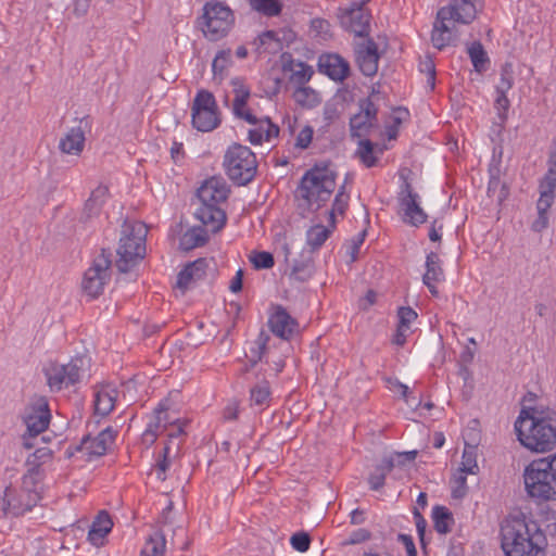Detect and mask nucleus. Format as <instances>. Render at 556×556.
Here are the masks:
<instances>
[{
	"instance_id": "16",
	"label": "nucleus",
	"mask_w": 556,
	"mask_h": 556,
	"mask_svg": "<svg viewBox=\"0 0 556 556\" xmlns=\"http://www.w3.org/2000/svg\"><path fill=\"white\" fill-rule=\"evenodd\" d=\"M419 195L416 193L408 181H404L400 195V206L404 213L403 220L412 226H419L426 223L428 215L418 203Z\"/></svg>"
},
{
	"instance_id": "3",
	"label": "nucleus",
	"mask_w": 556,
	"mask_h": 556,
	"mask_svg": "<svg viewBox=\"0 0 556 556\" xmlns=\"http://www.w3.org/2000/svg\"><path fill=\"white\" fill-rule=\"evenodd\" d=\"M327 161L318 162L301 177L294 191L298 207L304 212H317L330 199L336 189L337 173Z\"/></svg>"
},
{
	"instance_id": "63",
	"label": "nucleus",
	"mask_w": 556,
	"mask_h": 556,
	"mask_svg": "<svg viewBox=\"0 0 556 556\" xmlns=\"http://www.w3.org/2000/svg\"><path fill=\"white\" fill-rule=\"evenodd\" d=\"M540 198L536 202V210L548 213V210L553 205L556 194H552L545 191H539Z\"/></svg>"
},
{
	"instance_id": "50",
	"label": "nucleus",
	"mask_w": 556,
	"mask_h": 556,
	"mask_svg": "<svg viewBox=\"0 0 556 556\" xmlns=\"http://www.w3.org/2000/svg\"><path fill=\"white\" fill-rule=\"evenodd\" d=\"M296 66L299 70L293 71L291 79L299 86H304L312 78L314 72L312 66L304 62H299Z\"/></svg>"
},
{
	"instance_id": "54",
	"label": "nucleus",
	"mask_w": 556,
	"mask_h": 556,
	"mask_svg": "<svg viewBox=\"0 0 556 556\" xmlns=\"http://www.w3.org/2000/svg\"><path fill=\"white\" fill-rule=\"evenodd\" d=\"M314 129L312 126L306 125L301 129L295 139V148L305 150L309 147L313 140Z\"/></svg>"
},
{
	"instance_id": "44",
	"label": "nucleus",
	"mask_w": 556,
	"mask_h": 556,
	"mask_svg": "<svg viewBox=\"0 0 556 556\" xmlns=\"http://www.w3.org/2000/svg\"><path fill=\"white\" fill-rule=\"evenodd\" d=\"M514 86V66L506 62L501 67L500 83L495 87L496 93H507Z\"/></svg>"
},
{
	"instance_id": "43",
	"label": "nucleus",
	"mask_w": 556,
	"mask_h": 556,
	"mask_svg": "<svg viewBox=\"0 0 556 556\" xmlns=\"http://www.w3.org/2000/svg\"><path fill=\"white\" fill-rule=\"evenodd\" d=\"M374 143L369 139L361 140L358 143L357 155L362 163L370 168L377 165L378 159L374 155Z\"/></svg>"
},
{
	"instance_id": "58",
	"label": "nucleus",
	"mask_w": 556,
	"mask_h": 556,
	"mask_svg": "<svg viewBox=\"0 0 556 556\" xmlns=\"http://www.w3.org/2000/svg\"><path fill=\"white\" fill-rule=\"evenodd\" d=\"M478 468L476 456L472 451H468L465 448L463 453V462H462V472L465 473H475V469Z\"/></svg>"
},
{
	"instance_id": "49",
	"label": "nucleus",
	"mask_w": 556,
	"mask_h": 556,
	"mask_svg": "<svg viewBox=\"0 0 556 556\" xmlns=\"http://www.w3.org/2000/svg\"><path fill=\"white\" fill-rule=\"evenodd\" d=\"M510 108V101L507 98V93H496L494 100V109L497 113V118L500 119V124L503 126L508 118V110Z\"/></svg>"
},
{
	"instance_id": "41",
	"label": "nucleus",
	"mask_w": 556,
	"mask_h": 556,
	"mask_svg": "<svg viewBox=\"0 0 556 556\" xmlns=\"http://www.w3.org/2000/svg\"><path fill=\"white\" fill-rule=\"evenodd\" d=\"M374 127L371 122L364 118L363 112H358L350 118V131L352 137L368 135Z\"/></svg>"
},
{
	"instance_id": "60",
	"label": "nucleus",
	"mask_w": 556,
	"mask_h": 556,
	"mask_svg": "<svg viewBox=\"0 0 556 556\" xmlns=\"http://www.w3.org/2000/svg\"><path fill=\"white\" fill-rule=\"evenodd\" d=\"M193 281H198L189 269L188 264L178 273L177 275V282L176 286L181 289L186 290L189 288L190 283Z\"/></svg>"
},
{
	"instance_id": "25",
	"label": "nucleus",
	"mask_w": 556,
	"mask_h": 556,
	"mask_svg": "<svg viewBox=\"0 0 556 556\" xmlns=\"http://www.w3.org/2000/svg\"><path fill=\"white\" fill-rule=\"evenodd\" d=\"M113 522L106 511H100L88 531V540L94 546H102L111 532Z\"/></svg>"
},
{
	"instance_id": "28",
	"label": "nucleus",
	"mask_w": 556,
	"mask_h": 556,
	"mask_svg": "<svg viewBox=\"0 0 556 556\" xmlns=\"http://www.w3.org/2000/svg\"><path fill=\"white\" fill-rule=\"evenodd\" d=\"M210 239L207 230L203 226H193L187 229L179 239V248L182 251H191L203 247Z\"/></svg>"
},
{
	"instance_id": "53",
	"label": "nucleus",
	"mask_w": 556,
	"mask_h": 556,
	"mask_svg": "<svg viewBox=\"0 0 556 556\" xmlns=\"http://www.w3.org/2000/svg\"><path fill=\"white\" fill-rule=\"evenodd\" d=\"M40 471H37L33 468L28 467L27 472L23 476L22 479V489L23 492H38L36 490V485L38 483Z\"/></svg>"
},
{
	"instance_id": "12",
	"label": "nucleus",
	"mask_w": 556,
	"mask_h": 556,
	"mask_svg": "<svg viewBox=\"0 0 556 556\" xmlns=\"http://www.w3.org/2000/svg\"><path fill=\"white\" fill-rule=\"evenodd\" d=\"M192 126L202 132H208L220 124L219 111L212 92L199 90L193 99L191 108Z\"/></svg>"
},
{
	"instance_id": "11",
	"label": "nucleus",
	"mask_w": 556,
	"mask_h": 556,
	"mask_svg": "<svg viewBox=\"0 0 556 556\" xmlns=\"http://www.w3.org/2000/svg\"><path fill=\"white\" fill-rule=\"evenodd\" d=\"M50 418L48 400L45 396H35L30 402L29 410L24 417L27 431L22 440L26 450H31L38 444V435L49 427Z\"/></svg>"
},
{
	"instance_id": "61",
	"label": "nucleus",
	"mask_w": 556,
	"mask_h": 556,
	"mask_svg": "<svg viewBox=\"0 0 556 556\" xmlns=\"http://www.w3.org/2000/svg\"><path fill=\"white\" fill-rule=\"evenodd\" d=\"M257 124H262L264 127L265 141H269L270 139L278 137L280 129L269 117L266 116L264 118H258Z\"/></svg>"
},
{
	"instance_id": "15",
	"label": "nucleus",
	"mask_w": 556,
	"mask_h": 556,
	"mask_svg": "<svg viewBox=\"0 0 556 556\" xmlns=\"http://www.w3.org/2000/svg\"><path fill=\"white\" fill-rule=\"evenodd\" d=\"M483 0H451L448 5L438 11V16L443 20L468 25L477 17L478 11L482 9Z\"/></svg>"
},
{
	"instance_id": "2",
	"label": "nucleus",
	"mask_w": 556,
	"mask_h": 556,
	"mask_svg": "<svg viewBox=\"0 0 556 556\" xmlns=\"http://www.w3.org/2000/svg\"><path fill=\"white\" fill-rule=\"evenodd\" d=\"M501 545L506 556H545L547 540L538 522L521 514L502 522Z\"/></svg>"
},
{
	"instance_id": "24",
	"label": "nucleus",
	"mask_w": 556,
	"mask_h": 556,
	"mask_svg": "<svg viewBox=\"0 0 556 556\" xmlns=\"http://www.w3.org/2000/svg\"><path fill=\"white\" fill-rule=\"evenodd\" d=\"M41 500L39 492H23L14 498L7 500V507L4 509L14 517L23 516L30 511Z\"/></svg>"
},
{
	"instance_id": "19",
	"label": "nucleus",
	"mask_w": 556,
	"mask_h": 556,
	"mask_svg": "<svg viewBox=\"0 0 556 556\" xmlns=\"http://www.w3.org/2000/svg\"><path fill=\"white\" fill-rule=\"evenodd\" d=\"M268 326L275 336L289 340L298 332L299 323L282 305H274Z\"/></svg>"
},
{
	"instance_id": "46",
	"label": "nucleus",
	"mask_w": 556,
	"mask_h": 556,
	"mask_svg": "<svg viewBox=\"0 0 556 556\" xmlns=\"http://www.w3.org/2000/svg\"><path fill=\"white\" fill-rule=\"evenodd\" d=\"M231 63V50L230 49H223L219 50L212 63V71L214 73V76H222L224 71L230 65Z\"/></svg>"
},
{
	"instance_id": "55",
	"label": "nucleus",
	"mask_w": 556,
	"mask_h": 556,
	"mask_svg": "<svg viewBox=\"0 0 556 556\" xmlns=\"http://www.w3.org/2000/svg\"><path fill=\"white\" fill-rule=\"evenodd\" d=\"M397 325L409 329L410 324L418 317V315L412 307L402 306L397 311Z\"/></svg>"
},
{
	"instance_id": "14",
	"label": "nucleus",
	"mask_w": 556,
	"mask_h": 556,
	"mask_svg": "<svg viewBox=\"0 0 556 556\" xmlns=\"http://www.w3.org/2000/svg\"><path fill=\"white\" fill-rule=\"evenodd\" d=\"M337 16L340 26L344 30L362 38L370 37V21L372 16L368 9L359 7L354 8L352 5L345 9L339 8Z\"/></svg>"
},
{
	"instance_id": "36",
	"label": "nucleus",
	"mask_w": 556,
	"mask_h": 556,
	"mask_svg": "<svg viewBox=\"0 0 556 556\" xmlns=\"http://www.w3.org/2000/svg\"><path fill=\"white\" fill-rule=\"evenodd\" d=\"M271 391L269 384H253L250 389V405L261 406L262 409L270 405Z\"/></svg>"
},
{
	"instance_id": "4",
	"label": "nucleus",
	"mask_w": 556,
	"mask_h": 556,
	"mask_svg": "<svg viewBox=\"0 0 556 556\" xmlns=\"http://www.w3.org/2000/svg\"><path fill=\"white\" fill-rule=\"evenodd\" d=\"M230 189L223 177L206 179L197 190L199 207L194 216L202 225L210 226L212 232H218L226 224V213L219 204L228 199Z\"/></svg>"
},
{
	"instance_id": "30",
	"label": "nucleus",
	"mask_w": 556,
	"mask_h": 556,
	"mask_svg": "<svg viewBox=\"0 0 556 556\" xmlns=\"http://www.w3.org/2000/svg\"><path fill=\"white\" fill-rule=\"evenodd\" d=\"M395 467L394 457H383L381 463L375 466L368 477V483L371 490L378 491L383 488L387 475Z\"/></svg>"
},
{
	"instance_id": "39",
	"label": "nucleus",
	"mask_w": 556,
	"mask_h": 556,
	"mask_svg": "<svg viewBox=\"0 0 556 556\" xmlns=\"http://www.w3.org/2000/svg\"><path fill=\"white\" fill-rule=\"evenodd\" d=\"M443 278V269L440 266V257L435 252H430L426 257V273L422 280L440 281Z\"/></svg>"
},
{
	"instance_id": "17",
	"label": "nucleus",
	"mask_w": 556,
	"mask_h": 556,
	"mask_svg": "<svg viewBox=\"0 0 556 556\" xmlns=\"http://www.w3.org/2000/svg\"><path fill=\"white\" fill-rule=\"evenodd\" d=\"M92 122L89 116L79 119L77 126L72 127L63 138L60 139L59 149L66 154L79 155L85 147V134L90 131Z\"/></svg>"
},
{
	"instance_id": "10",
	"label": "nucleus",
	"mask_w": 556,
	"mask_h": 556,
	"mask_svg": "<svg viewBox=\"0 0 556 556\" xmlns=\"http://www.w3.org/2000/svg\"><path fill=\"white\" fill-rule=\"evenodd\" d=\"M146 239L144 236L135 232V227L125 224L122 229V235L116 250L118 258L116 260V267L121 273H128L138 264L146 254Z\"/></svg>"
},
{
	"instance_id": "52",
	"label": "nucleus",
	"mask_w": 556,
	"mask_h": 556,
	"mask_svg": "<svg viewBox=\"0 0 556 556\" xmlns=\"http://www.w3.org/2000/svg\"><path fill=\"white\" fill-rule=\"evenodd\" d=\"M419 71L428 75L427 83L433 89L435 84V64L430 55H426L425 59L420 60Z\"/></svg>"
},
{
	"instance_id": "23",
	"label": "nucleus",
	"mask_w": 556,
	"mask_h": 556,
	"mask_svg": "<svg viewBox=\"0 0 556 556\" xmlns=\"http://www.w3.org/2000/svg\"><path fill=\"white\" fill-rule=\"evenodd\" d=\"M317 65L321 74L334 81H343L350 76L349 62L338 53H323Z\"/></svg>"
},
{
	"instance_id": "21",
	"label": "nucleus",
	"mask_w": 556,
	"mask_h": 556,
	"mask_svg": "<svg viewBox=\"0 0 556 556\" xmlns=\"http://www.w3.org/2000/svg\"><path fill=\"white\" fill-rule=\"evenodd\" d=\"M232 92L235 94L232 101V113L237 118L243 119L251 125L258 123V118L249 110H245L248 101L251 97L250 88L244 84L241 77L231 79Z\"/></svg>"
},
{
	"instance_id": "1",
	"label": "nucleus",
	"mask_w": 556,
	"mask_h": 556,
	"mask_svg": "<svg viewBox=\"0 0 556 556\" xmlns=\"http://www.w3.org/2000/svg\"><path fill=\"white\" fill-rule=\"evenodd\" d=\"M515 430L521 445L529 451L551 452L556 446V410L541 404L523 406Z\"/></svg>"
},
{
	"instance_id": "45",
	"label": "nucleus",
	"mask_w": 556,
	"mask_h": 556,
	"mask_svg": "<svg viewBox=\"0 0 556 556\" xmlns=\"http://www.w3.org/2000/svg\"><path fill=\"white\" fill-rule=\"evenodd\" d=\"M314 273V263L311 258L305 261H295L292 267L291 276L301 282L307 281Z\"/></svg>"
},
{
	"instance_id": "59",
	"label": "nucleus",
	"mask_w": 556,
	"mask_h": 556,
	"mask_svg": "<svg viewBox=\"0 0 556 556\" xmlns=\"http://www.w3.org/2000/svg\"><path fill=\"white\" fill-rule=\"evenodd\" d=\"M556 190V174L546 172L539 181V191H545L555 194Z\"/></svg>"
},
{
	"instance_id": "42",
	"label": "nucleus",
	"mask_w": 556,
	"mask_h": 556,
	"mask_svg": "<svg viewBox=\"0 0 556 556\" xmlns=\"http://www.w3.org/2000/svg\"><path fill=\"white\" fill-rule=\"evenodd\" d=\"M34 448L35 452L26 459V466L40 471L41 465L51 459L52 451L46 446L39 447L38 444Z\"/></svg>"
},
{
	"instance_id": "8",
	"label": "nucleus",
	"mask_w": 556,
	"mask_h": 556,
	"mask_svg": "<svg viewBox=\"0 0 556 556\" xmlns=\"http://www.w3.org/2000/svg\"><path fill=\"white\" fill-rule=\"evenodd\" d=\"M198 21L203 35L211 41H217L230 31L235 14L225 3L211 1L204 4L203 14Z\"/></svg>"
},
{
	"instance_id": "20",
	"label": "nucleus",
	"mask_w": 556,
	"mask_h": 556,
	"mask_svg": "<svg viewBox=\"0 0 556 556\" xmlns=\"http://www.w3.org/2000/svg\"><path fill=\"white\" fill-rule=\"evenodd\" d=\"M232 92L235 94L232 101V113L237 118L243 119L251 125L258 123V118L249 110H245L248 101L251 97L250 88L244 84L241 77L231 79Z\"/></svg>"
},
{
	"instance_id": "51",
	"label": "nucleus",
	"mask_w": 556,
	"mask_h": 556,
	"mask_svg": "<svg viewBox=\"0 0 556 556\" xmlns=\"http://www.w3.org/2000/svg\"><path fill=\"white\" fill-rule=\"evenodd\" d=\"M290 544L300 553L307 552L311 546V536L307 532H296L291 536Z\"/></svg>"
},
{
	"instance_id": "27",
	"label": "nucleus",
	"mask_w": 556,
	"mask_h": 556,
	"mask_svg": "<svg viewBox=\"0 0 556 556\" xmlns=\"http://www.w3.org/2000/svg\"><path fill=\"white\" fill-rule=\"evenodd\" d=\"M448 20L440 18L437 15L435 22L433 24V29L431 33V41L433 46L442 50L447 46H455L456 45V35L453 31L452 28H450L446 24Z\"/></svg>"
},
{
	"instance_id": "64",
	"label": "nucleus",
	"mask_w": 556,
	"mask_h": 556,
	"mask_svg": "<svg viewBox=\"0 0 556 556\" xmlns=\"http://www.w3.org/2000/svg\"><path fill=\"white\" fill-rule=\"evenodd\" d=\"M239 406H240L239 401L236 399H231L227 403L226 407L224 408V413H223L224 419L225 420H236L239 415Z\"/></svg>"
},
{
	"instance_id": "31",
	"label": "nucleus",
	"mask_w": 556,
	"mask_h": 556,
	"mask_svg": "<svg viewBox=\"0 0 556 556\" xmlns=\"http://www.w3.org/2000/svg\"><path fill=\"white\" fill-rule=\"evenodd\" d=\"M432 521L435 531L440 534H446L452 531V527L455 523L452 511L441 505H435L432 508Z\"/></svg>"
},
{
	"instance_id": "18",
	"label": "nucleus",
	"mask_w": 556,
	"mask_h": 556,
	"mask_svg": "<svg viewBox=\"0 0 556 556\" xmlns=\"http://www.w3.org/2000/svg\"><path fill=\"white\" fill-rule=\"evenodd\" d=\"M116 434L117 431L109 426L101 430L94 438H91L89 434L85 435L80 444L75 447V451L84 452L90 457H100L104 455L114 443Z\"/></svg>"
},
{
	"instance_id": "6",
	"label": "nucleus",
	"mask_w": 556,
	"mask_h": 556,
	"mask_svg": "<svg viewBox=\"0 0 556 556\" xmlns=\"http://www.w3.org/2000/svg\"><path fill=\"white\" fill-rule=\"evenodd\" d=\"M223 165L228 178L237 186L250 184L257 170L255 154L249 147L239 143H233L227 149Z\"/></svg>"
},
{
	"instance_id": "35",
	"label": "nucleus",
	"mask_w": 556,
	"mask_h": 556,
	"mask_svg": "<svg viewBox=\"0 0 556 556\" xmlns=\"http://www.w3.org/2000/svg\"><path fill=\"white\" fill-rule=\"evenodd\" d=\"M293 98L299 105L308 109H313L321 102L319 93L313 88L305 86H300L294 91Z\"/></svg>"
},
{
	"instance_id": "57",
	"label": "nucleus",
	"mask_w": 556,
	"mask_h": 556,
	"mask_svg": "<svg viewBox=\"0 0 556 556\" xmlns=\"http://www.w3.org/2000/svg\"><path fill=\"white\" fill-rule=\"evenodd\" d=\"M189 269L194 276L197 280H201L206 275V269L208 268V261L207 258H198L193 262L188 263Z\"/></svg>"
},
{
	"instance_id": "9",
	"label": "nucleus",
	"mask_w": 556,
	"mask_h": 556,
	"mask_svg": "<svg viewBox=\"0 0 556 556\" xmlns=\"http://www.w3.org/2000/svg\"><path fill=\"white\" fill-rule=\"evenodd\" d=\"M269 339V334L262 330L256 340L252 343L250 351L245 353L250 363V366L245 367V371L248 374L252 371L257 382H269L275 379L278 372L285 367V362L281 358L273 361L271 363L268 361H266V363L262 362Z\"/></svg>"
},
{
	"instance_id": "40",
	"label": "nucleus",
	"mask_w": 556,
	"mask_h": 556,
	"mask_svg": "<svg viewBox=\"0 0 556 556\" xmlns=\"http://www.w3.org/2000/svg\"><path fill=\"white\" fill-rule=\"evenodd\" d=\"M167 409L168 406L161 402L159 406L154 409V417L148 424L146 430H151V432H155L156 434L166 430L167 425L169 422L165 414Z\"/></svg>"
},
{
	"instance_id": "37",
	"label": "nucleus",
	"mask_w": 556,
	"mask_h": 556,
	"mask_svg": "<svg viewBox=\"0 0 556 556\" xmlns=\"http://www.w3.org/2000/svg\"><path fill=\"white\" fill-rule=\"evenodd\" d=\"M330 233L331 229L321 224L312 226L306 232V242L312 250H317L326 242Z\"/></svg>"
},
{
	"instance_id": "26",
	"label": "nucleus",
	"mask_w": 556,
	"mask_h": 556,
	"mask_svg": "<svg viewBox=\"0 0 556 556\" xmlns=\"http://www.w3.org/2000/svg\"><path fill=\"white\" fill-rule=\"evenodd\" d=\"M109 195V188L106 186H98L92 190L90 197L87 199L84 205L81 219L87 222L92 217L100 214Z\"/></svg>"
},
{
	"instance_id": "34",
	"label": "nucleus",
	"mask_w": 556,
	"mask_h": 556,
	"mask_svg": "<svg viewBox=\"0 0 556 556\" xmlns=\"http://www.w3.org/2000/svg\"><path fill=\"white\" fill-rule=\"evenodd\" d=\"M165 548V534L162 531H155L147 540L146 547L141 551V556H164Z\"/></svg>"
},
{
	"instance_id": "32",
	"label": "nucleus",
	"mask_w": 556,
	"mask_h": 556,
	"mask_svg": "<svg viewBox=\"0 0 556 556\" xmlns=\"http://www.w3.org/2000/svg\"><path fill=\"white\" fill-rule=\"evenodd\" d=\"M467 53L476 72L484 73L488 70L490 59L480 41L477 40L471 42L467 48Z\"/></svg>"
},
{
	"instance_id": "47",
	"label": "nucleus",
	"mask_w": 556,
	"mask_h": 556,
	"mask_svg": "<svg viewBox=\"0 0 556 556\" xmlns=\"http://www.w3.org/2000/svg\"><path fill=\"white\" fill-rule=\"evenodd\" d=\"M250 262L255 269H269L275 265L271 253L266 251H254L250 255Z\"/></svg>"
},
{
	"instance_id": "29",
	"label": "nucleus",
	"mask_w": 556,
	"mask_h": 556,
	"mask_svg": "<svg viewBox=\"0 0 556 556\" xmlns=\"http://www.w3.org/2000/svg\"><path fill=\"white\" fill-rule=\"evenodd\" d=\"M110 387V384H102ZM116 390L101 388L94 393V413L101 417L108 416L114 408L116 401Z\"/></svg>"
},
{
	"instance_id": "56",
	"label": "nucleus",
	"mask_w": 556,
	"mask_h": 556,
	"mask_svg": "<svg viewBox=\"0 0 556 556\" xmlns=\"http://www.w3.org/2000/svg\"><path fill=\"white\" fill-rule=\"evenodd\" d=\"M396 389L400 395L404 399L406 404L412 409H417L421 406L422 402L420 397L410 396L409 388L407 384H393Z\"/></svg>"
},
{
	"instance_id": "13",
	"label": "nucleus",
	"mask_w": 556,
	"mask_h": 556,
	"mask_svg": "<svg viewBox=\"0 0 556 556\" xmlns=\"http://www.w3.org/2000/svg\"><path fill=\"white\" fill-rule=\"evenodd\" d=\"M112 253L109 249H102L96 256L90 267L85 271L81 288L91 299L103 293L104 287L111 280Z\"/></svg>"
},
{
	"instance_id": "38",
	"label": "nucleus",
	"mask_w": 556,
	"mask_h": 556,
	"mask_svg": "<svg viewBox=\"0 0 556 556\" xmlns=\"http://www.w3.org/2000/svg\"><path fill=\"white\" fill-rule=\"evenodd\" d=\"M251 8L265 16H278L282 11L279 0H248Z\"/></svg>"
},
{
	"instance_id": "33",
	"label": "nucleus",
	"mask_w": 556,
	"mask_h": 556,
	"mask_svg": "<svg viewBox=\"0 0 556 556\" xmlns=\"http://www.w3.org/2000/svg\"><path fill=\"white\" fill-rule=\"evenodd\" d=\"M489 173H490V179L488 182V190H486L488 197H490V198L496 197L497 202L502 203L508 197V193H509L508 187L506 186V184H502V181L500 179V169L497 167L490 168Z\"/></svg>"
},
{
	"instance_id": "48",
	"label": "nucleus",
	"mask_w": 556,
	"mask_h": 556,
	"mask_svg": "<svg viewBox=\"0 0 556 556\" xmlns=\"http://www.w3.org/2000/svg\"><path fill=\"white\" fill-rule=\"evenodd\" d=\"M359 112H363L364 118L371 122L376 127L378 125V106L375 104L370 97L361 99L358 101Z\"/></svg>"
},
{
	"instance_id": "22",
	"label": "nucleus",
	"mask_w": 556,
	"mask_h": 556,
	"mask_svg": "<svg viewBox=\"0 0 556 556\" xmlns=\"http://www.w3.org/2000/svg\"><path fill=\"white\" fill-rule=\"evenodd\" d=\"M356 62L359 71L365 76H374L378 71V46L371 37L355 47Z\"/></svg>"
},
{
	"instance_id": "62",
	"label": "nucleus",
	"mask_w": 556,
	"mask_h": 556,
	"mask_svg": "<svg viewBox=\"0 0 556 556\" xmlns=\"http://www.w3.org/2000/svg\"><path fill=\"white\" fill-rule=\"evenodd\" d=\"M370 538H371V533L367 529L361 528V529L354 530L350 534L345 544H349V545L359 544L365 541H368Z\"/></svg>"
},
{
	"instance_id": "5",
	"label": "nucleus",
	"mask_w": 556,
	"mask_h": 556,
	"mask_svg": "<svg viewBox=\"0 0 556 556\" xmlns=\"http://www.w3.org/2000/svg\"><path fill=\"white\" fill-rule=\"evenodd\" d=\"M523 478L531 497L556 500V454L531 462L526 467Z\"/></svg>"
},
{
	"instance_id": "7",
	"label": "nucleus",
	"mask_w": 556,
	"mask_h": 556,
	"mask_svg": "<svg viewBox=\"0 0 556 556\" xmlns=\"http://www.w3.org/2000/svg\"><path fill=\"white\" fill-rule=\"evenodd\" d=\"M92 361L88 351L76 353L67 364L48 362L43 365L47 382H81L91 378Z\"/></svg>"
}]
</instances>
